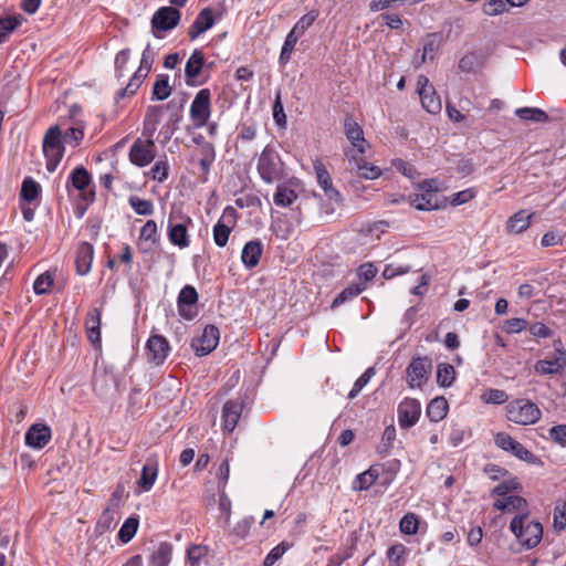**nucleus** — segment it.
<instances>
[{
	"instance_id": "obj_54",
	"label": "nucleus",
	"mask_w": 566,
	"mask_h": 566,
	"mask_svg": "<svg viewBox=\"0 0 566 566\" xmlns=\"http://www.w3.org/2000/svg\"><path fill=\"white\" fill-rule=\"evenodd\" d=\"M140 241H150L151 244H157L160 240L158 234L157 223L154 220H147L139 234Z\"/></svg>"
},
{
	"instance_id": "obj_62",
	"label": "nucleus",
	"mask_w": 566,
	"mask_h": 566,
	"mask_svg": "<svg viewBox=\"0 0 566 566\" xmlns=\"http://www.w3.org/2000/svg\"><path fill=\"white\" fill-rule=\"evenodd\" d=\"M506 0H489L483 4V12L493 17L503 13L506 10Z\"/></svg>"
},
{
	"instance_id": "obj_44",
	"label": "nucleus",
	"mask_w": 566,
	"mask_h": 566,
	"mask_svg": "<svg viewBox=\"0 0 566 566\" xmlns=\"http://www.w3.org/2000/svg\"><path fill=\"white\" fill-rule=\"evenodd\" d=\"M300 38L301 36L294 33L292 30L287 33L279 57V63L281 65H285L290 61Z\"/></svg>"
},
{
	"instance_id": "obj_49",
	"label": "nucleus",
	"mask_w": 566,
	"mask_h": 566,
	"mask_svg": "<svg viewBox=\"0 0 566 566\" xmlns=\"http://www.w3.org/2000/svg\"><path fill=\"white\" fill-rule=\"evenodd\" d=\"M40 185L31 177L24 178L21 187V197L28 202L34 201L40 193Z\"/></svg>"
},
{
	"instance_id": "obj_45",
	"label": "nucleus",
	"mask_w": 566,
	"mask_h": 566,
	"mask_svg": "<svg viewBox=\"0 0 566 566\" xmlns=\"http://www.w3.org/2000/svg\"><path fill=\"white\" fill-rule=\"evenodd\" d=\"M455 379V369L450 364H439L437 369V382L441 387H450Z\"/></svg>"
},
{
	"instance_id": "obj_56",
	"label": "nucleus",
	"mask_w": 566,
	"mask_h": 566,
	"mask_svg": "<svg viewBox=\"0 0 566 566\" xmlns=\"http://www.w3.org/2000/svg\"><path fill=\"white\" fill-rule=\"evenodd\" d=\"M521 489V483L516 479L505 480L493 489V494L504 497L510 492H518Z\"/></svg>"
},
{
	"instance_id": "obj_18",
	"label": "nucleus",
	"mask_w": 566,
	"mask_h": 566,
	"mask_svg": "<svg viewBox=\"0 0 566 566\" xmlns=\"http://www.w3.org/2000/svg\"><path fill=\"white\" fill-rule=\"evenodd\" d=\"M119 500L120 495L117 492H114L108 501V505L99 515L95 525V532L98 533L99 535L105 534L106 532L111 531L114 527L116 523Z\"/></svg>"
},
{
	"instance_id": "obj_21",
	"label": "nucleus",
	"mask_w": 566,
	"mask_h": 566,
	"mask_svg": "<svg viewBox=\"0 0 566 566\" xmlns=\"http://www.w3.org/2000/svg\"><path fill=\"white\" fill-rule=\"evenodd\" d=\"M297 186L298 184L293 179L280 182L273 195L274 205L281 208L291 207L298 198Z\"/></svg>"
},
{
	"instance_id": "obj_53",
	"label": "nucleus",
	"mask_w": 566,
	"mask_h": 566,
	"mask_svg": "<svg viewBox=\"0 0 566 566\" xmlns=\"http://www.w3.org/2000/svg\"><path fill=\"white\" fill-rule=\"evenodd\" d=\"M399 528L402 534L415 535L419 530V520L415 513H407L402 516L399 523Z\"/></svg>"
},
{
	"instance_id": "obj_63",
	"label": "nucleus",
	"mask_w": 566,
	"mask_h": 566,
	"mask_svg": "<svg viewBox=\"0 0 566 566\" xmlns=\"http://www.w3.org/2000/svg\"><path fill=\"white\" fill-rule=\"evenodd\" d=\"M206 554L207 548L202 545H192L187 549V558L191 566L198 565Z\"/></svg>"
},
{
	"instance_id": "obj_13",
	"label": "nucleus",
	"mask_w": 566,
	"mask_h": 566,
	"mask_svg": "<svg viewBox=\"0 0 566 566\" xmlns=\"http://www.w3.org/2000/svg\"><path fill=\"white\" fill-rule=\"evenodd\" d=\"M237 222V211L233 207H227L221 218L213 226L212 234L216 245L223 248L227 245L229 237Z\"/></svg>"
},
{
	"instance_id": "obj_8",
	"label": "nucleus",
	"mask_w": 566,
	"mask_h": 566,
	"mask_svg": "<svg viewBox=\"0 0 566 566\" xmlns=\"http://www.w3.org/2000/svg\"><path fill=\"white\" fill-rule=\"evenodd\" d=\"M433 180H424L419 186L420 192L409 197L410 203L421 211H431L440 208V198L436 189H433Z\"/></svg>"
},
{
	"instance_id": "obj_20",
	"label": "nucleus",
	"mask_w": 566,
	"mask_h": 566,
	"mask_svg": "<svg viewBox=\"0 0 566 566\" xmlns=\"http://www.w3.org/2000/svg\"><path fill=\"white\" fill-rule=\"evenodd\" d=\"M51 428L45 423H34L25 432V444L33 449H43L51 440Z\"/></svg>"
},
{
	"instance_id": "obj_22",
	"label": "nucleus",
	"mask_w": 566,
	"mask_h": 566,
	"mask_svg": "<svg viewBox=\"0 0 566 566\" xmlns=\"http://www.w3.org/2000/svg\"><path fill=\"white\" fill-rule=\"evenodd\" d=\"M313 167L317 182L324 190L325 196L329 200L338 202L340 200V193L333 187L331 175L325 165L321 160H315Z\"/></svg>"
},
{
	"instance_id": "obj_10",
	"label": "nucleus",
	"mask_w": 566,
	"mask_h": 566,
	"mask_svg": "<svg viewBox=\"0 0 566 566\" xmlns=\"http://www.w3.org/2000/svg\"><path fill=\"white\" fill-rule=\"evenodd\" d=\"M181 19V13L178 9L172 7L159 8L151 18V29L156 38H159L158 32H167L175 29Z\"/></svg>"
},
{
	"instance_id": "obj_47",
	"label": "nucleus",
	"mask_w": 566,
	"mask_h": 566,
	"mask_svg": "<svg viewBox=\"0 0 566 566\" xmlns=\"http://www.w3.org/2000/svg\"><path fill=\"white\" fill-rule=\"evenodd\" d=\"M70 179L74 188L84 190L91 182V175L83 166H78L72 171Z\"/></svg>"
},
{
	"instance_id": "obj_2",
	"label": "nucleus",
	"mask_w": 566,
	"mask_h": 566,
	"mask_svg": "<svg viewBox=\"0 0 566 566\" xmlns=\"http://www.w3.org/2000/svg\"><path fill=\"white\" fill-rule=\"evenodd\" d=\"M510 530L520 544L528 549L537 546L543 537L542 524L530 521L527 514L516 515L511 521Z\"/></svg>"
},
{
	"instance_id": "obj_55",
	"label": "nucleus",
	"mask_w": 566,
	"mask_h": 566,
	"mask_svg": "<svg viewBox=\"0 0 566 566\" xmlns=\"http://www.w3.org/2000/svg\"><path fill=\"white\" fill-rule=\"evenodd\" d=\"M147 175L158 182H164L169 176V165L167 159L165 158L156 161Z\"/></svg>"
},
{
	"instance_id": "obj_24",
	"label": "nucleus",
	"mask_w": 566,
	"mask_h": 566,
	"mask_svg": "<svg viewBox=\"0 0 566 566\" xmlns=\"http://www.w3.org/2000/svg\"><path fill=\"white\" fill-rule=\"evenodd\" d=\"M346 156H348L349 164L352 165L353 169H356V172L359 177H363L365 179H376L380 176L381 170L379 167L371 165L369 163L364 161L363 155H355L346 153Z\"/></svg>"
},
{
	"instance_id": "obj_17",
	"label": "nucleus",
	"mask_w": 566,
	"mask_h": 566,
	"mask_svg": "<svg viewBox=\"0 0 566 566\" xmlns=\"http://www.w3.org/2000/svg\"><path fill=\"white\" fill-rule=\"evenodd\" d=\"M146 350L148 360L158 366L166 360L170 352V346L163 335L155 334L148 338Z\"/></svg>"
},
{
	"instance_id": "obj_60",
	"label": "nucleus",
	"mask_w": 566,
	"mask_h": 566,
	"mask_svg": "<svg viewBox=\"0 0 566 566\" xmlns=\"http://www.w3.org/2000/svg\"><path fill=\"white\" fill-rule=\"evenodd\" d=\"M406 554V547L402 544H396L388 548L387 551V557L390 563L395 564L396 566H402Z\"/></svg>"
},
{
	"instance_id": "obj_42",
	"label": "nucleus",
	"mask_w": 566,
	"mask_h": 566,
	"mask_svg": "<svg viewBox=\"0 0 566 566\" xmlns=\"http://www.w3.org/2000/svg\"><path fill=\"white\" fill-rule=\"evenodd\" d=\"M139 525V520L137 516H129L118 532V538L122 543L126 544L132 541L135 536Z\"/></svg>"
},
{
	"instance_id": "obj_32",
	"label": "nucleus",
	"mask_w": 566,
	"mask_h": 566,
	"mask_svg": "<svg viewBox=\"0 0 566 566\" xmlns=\"http://www.w3.org/2000/svg\"><path fill=\"white\" fill-rule=\"evenodd\" d=\"M157 462L148 460L142 469L140 478L137 481V484L143 491H149L157 479Z\"/></svg>"
},
{
	"instance_id": "obj_29",
	"label": "nucleus",
	"mask_w": 566,
	"mask_h": 566,
	"mask_svg": "<svg viewBox=\"0 0 566 566\" xmlns=\"http://www.w3.org/2000/svg\"><path fill=\"white\" fill-rule=\"evenodd\" d=\"M559 357L553 359H541L535 364V371L542 375H555L560 373L566 366V359L563 349H557Z\"/></svg>"
},
{
	"instance_id": "obj_5",
	"label": "nucleus",
	"mask_w": 566,
	"mask_h": 566,
	"mask_svg": "<svg viewBox=\"0 0 566 566\" xmlns=\"http://www.w3.org/2000/svg\"><path fill=\"white\" fill-rule=\"evenodd\" d=\"M192 220L189 216H185L179 211L171 212L168 218L167 237L171 244L179 249H186L190 245L188 227Z\"/></svg>"
},
{
	"instance_id": "obj_9",
	"label": "nucleus",
	"mask_w": 566,
	"mask_h": 566,
	"mask_svg": "<svg viewBox=\"0 0 566 566\" xmlns=\"http://www.w3.org/2000/svg\"><path fill=\"white\" fill-rule=\"evenodd\" d=\"M494 443L497 448L502 449L505 452H510L518 460H522L526 463L534 464L537 462V457L527 450L522 443L513 439L506 432H499L494 436Z\"/></svg>"
},
{
	"instance_id": "obj_38",
	"label": "nucleus",
	"mask_w": 566,
	"mask_h": 566,
	"mask_svg": "<svg viewBox=\"0 0 566 566\" xmlns=\"http://www.w3.org/2000/svg\"><path fill=\"white\" fill-rule=\"evenodd\" d=\"M379 473L376 469L369 468L365 472L358 474L353 482L354 491L368 490L378 479Z\"/></svg>"
},
{
	"instance_id": "obj_25",
	"label": "nucleus",
	"mask_w": 566,
	"mask_h": 566,
	"mask_svg": "<svg viewBox=\"0 0 566 566\" xmlns=\"http://www.w3.org/2000/svg\"><path fill=\"white\" fill-rule=\"evenodd\" d=\"M214 24L213 11L210 8L202 9L197 15L188 31L191 40L197 39L200 34L212 28Z\"/></svg>"
},
{
	"instance_id": "obj_59",
	"label": "nucleus",
	"mask_w": 566,
	"mask_h": 566,
	"mask_svg": "<svg viewBox=\"0 0 566 566\" xmlns=\"http://www.w3.org/2000/svg\"><path fill=\"white\" fill-rule=\"evenodd\" d=\"M375 374L374 368H368L354 384L350 389L348 397L354 399L363 390V388L369 382L370 378Z\"/></svg>"
},
{
	"instance_id": "obj_48",
	"label": "nucleus",
	"mask_w": 566,
	"mask_h": 566,
	"mask_svg": "<svg viewBox=\"0 0 566 566\" xmlns=\"http://www.w3.org/2000/svg\"><path fill=\"white\" fill-rule=\"evenodd\" d=\"M319 15V11L317 9H313L308 11L306 14L301 17V19L294 24L292 31L297 35L302 36L305 31L316 21Z\"/></svg>"
},
{
	"instance_id": "obj_52",
	"label": "nucleus",
	"mask_w": 566,
	"mask_h": 566,
	"mask_svg": "<svg viewBox=\"0 0 566 566\" xmlns=\"http://www.w3.org/2000/svg\"><path fill=\"white\" fill-rule=\"evenodd\" d=\"M291 547L292 544L285 541L277 544L265 556L263 566H273Z\"/></svg>"
},
{
	"instance_id": "obj_1",
	"label": "nucleus",
	"mask_w": 566,
	"mask_h": 566,
	"mask_svg": "<svg viewBox=\"0 0 566 566\" xmlns=\"http://www.w3.org/2000/svg\"><path fill=\"white\" fill-rule=\"evenodd\" d=\"M256 169L261 179L269 185L282 180L286 175L280 154L270 145L262 150Z\"/></svg>"
},
{
	"instance_id": "obj_15",
	"label": "nucleus",
	"mask_w": 566,
	"mask_h": 566,
	"mask_svg": "<svg viewBox=\"0 0 566 566\" xmlns=\"http://www.w3.org/2000/svg\"><path fill=\"white\" fill-rule=\"evenodd\" d=\"M220 333L214 325H207L201 336L192 339L191 347L197 356L210 354L219 344Z\"/></svg>"
},
{
	"instance_id": "obj_16",
	"label": "nucleus",
	"mask_w": 566,
	"mask_h": 566,
	"mask_svg": "<svg viewBox=\"0 0 566 566\" xmlns=\"http://www.w3.org/2000/svg\"><path fill=\"white\" fill-rule=\"evenodd\" d=\"M398 422L403 429L413 427L421 413L420 402L415 398H406L398 406Z\"/></svg>"
},
{
	"instance_id": "obj_7",
	"label": "nucleus",
	"mask_w": 566,
	"mask_h": 566,
	"mask_svg": "<svg viewBox=\"0 0 566 566\" xmlns=\"http://www.w3.org/2000/svg\"><path fill=\"white\" fill-rule=\"evenodd\" d=\"M190 118L196 128L206 126L211 115V93L208 88L200 90L191 105H190Z\"/></svg>"
},
{
	"instance_id": "obj_6",
	"label": "nucleus",
	"mask_w": 566,
	"mask_h": 566,
	"mask_svg": "<svg viewBox=\"0 0 566 566\" xmlns=\"http://www.w3.org/2000/svg\"><path fill=\"white\" fill-rule=\"evenodd\" d=\"M155 59V53L150 46L147 44L145 50L142 53L140 65L138 70L130 77L127 85L117 93V97H126L134 95L139 86L142 85L145 77H147L148 73L151 70L153 63Z\"/></svg>"
},
{
	"instance_id": "obj_43",
	"label": "nucleus",
	"mask_w": 566,
	"mask_h": 566,
	"mask_svg": "<svg viewBox=\"0 0 566 566\" xmlns=\"http://www.w3.org/2000/svg\"><path fill=\"white\" fill-rule=\"evenodd\" d=\"M171 93V87L169 85V77L166 74H159L154 84L153 88V99L164 101L168 98Z\"/></svg>"
},
{
	"instance_id": "obj_50",
	"label": "nucleus",
	"mask_w": 566,
	"mask_h": 566,
	"mask_svg": "<svg viewBox=\"0 0 566 566\" xmlns=\"http://www.w3.org/2000/svg\"><path fill=\"white\" fill-rule=\"evenodd\" d=\"M128 203L139 216H150L154 212V205L150 200L142 199L137 196H130L128 198Z\"/></svg>"
},
{
	"instance_id": "obj_23",
	"label": "nucleus",
	"mask_w": 566,
	"mask_h": 566,
	"mask_svg": "<svg viewBox=\"0 0 566 566\" xmlns=\"http://www.w3.org/2000/svg\"><path fill=\"white\" fill-rule=\"evenodd\" d=\"M243 410V403L238 400H228L223 405L222 420L223 429L227 432H232L238 424Z\"/></svg>"
},
{
	"instance_id": "obj_40",
	"label": "nucleus",
	"mask_w": 566,
	"mask_h": 566,
	"mask_svg": "<svg viewBox=\"0 0 566 566\" xmlns=\"http://www.w3.org/2000/svg\"><path fill=\"white\" fill-rule=\"evenodd\" d=\"M483 64L482 57L476 52H469L464 54L459 61V69L465 73H473L479 70Z\"/></svg>"
},
{
	"instance_id": "obj_61",
	"label": "nucleus",
	"mask_w": 566,
	"mask_h": 566,
	"mask_svg": "<svg viewBox=\"0 0 566 566\" xmlns=\"http://www.w3.org/2000/svg\"><path fill=\"white\" fill-rule=\"evenodd\" d=\"M548 438L560 447H566V424H556L549 428Z\"/></svg>"
},
{
	"instance_id": "obj_11",
	"label": "nucleus",
	"mask_w": 566,
	"mask_h": 566,
	"mask_svg": "<svg viewBox=\"0 0 566 566\" xmlns=\"http://www.w3.org/2000/svg\"><path fill=\"white\" fill-rule=\"evenodd\" d=\"M156 146L154 140L137 138L129 148L128 157L133 165L137 167H146L156 156Z\"/></svg>"
},
{
	"instance_id": "obj_3",
	"label": "nucleus",
	"mask_w": 566,
	"mask_h": 566,
	"mask_svg": "<svg viewBox=\"0 0 566 566\" xmlns=\"http://www.w3.org/2000/svg\"><path fill=\"white\" fill-rule=\"evenodd\" d=\"M42 149L46 158L45 166L48 171H55L65 150L62 142V132L59 126H52L46 130L42 142Z\"/></svg>"
},
{
	"instance_id": "obj_64",
	"label": "nucleus",
	"mask_w": 566,
	"mask_h": 566,
	"mask_svg": "<svg viewBox=\"0 0 566 566\" xmlns=\"http://www.w3.org/2000/svg\"><path fill=\"white\" fill-rule=\"evenodd\" d=\"M527 321L524 318L513 317L505 322V331L507 333H520L527 328Z\"/></svg>"
},
{
	"instance_id": "obj_57",
	"label": "nucleus",
	"mask_w": 566,
	"mask_h": 566,
	"mask_svg": "<svg viewBox=\"0 0 566 566\" xmlns=\"http://www.w3.org/2000/svg\"><path fill=\"white\" fill-rule=\"evenodd\" d=\"M482 399L488 403L502 405L507 401L509 396L501 389H488L483 392Z\"/></svg>"
},
{
	"instance_id": "obj_31",
	"label": "nucleus",
	"mask_w": 566,
	"mask_h": 566,
	"mask_svg": "<svg viewBox=\"0 0 566 566\" xmlns=\"http://www.w3.org/2000/svg\"><path fill=\"white\" fill-rule=\"evenodd\" d=\"M101 310H91L85 318V328L88 339L93 343L101 342Z\"/></svg>"
},
{
	"instance_id": "obj_12",
	"label": "nucleus",
	"mask_w": 566,
	"mask_h": 566,
	"mask_svg": "<svg viewBox=\"0 0 566 566\" xmlns=\"http://www.w3.org/2000/svg\"><path fill=\"white\" fill-rule=\"evenodd\" d=\"M432 369L431 359L417 357L411 360L406 369L407 382L410 388H420L424 384Z\"/></svg>"
},
{
	"instance_id": "obj_27",
	"label": "nucleus",
	"mask_w": 566,
	"mask_h": 566,
	"mask_svg": "<svg viewBox=\"0 0 566 566\" xmlns=\"http://www.w3.org/2000/svg\"><path fill=\"white\" fill-rule=\"evenodd\" d=\"M263 253V244L259 240H252L245 243L241 253L242 263L248 269L255 268Z\"/></svg>"
},
{
	"instance_id": "obj_58",
	"label": "nucleus",
	"mask_w": 566,
	"mask_h": 566,
	"mask_svg": "<svg viewBox=\"0 0 566 566\" xmlns=\"http://www.w3.org/2000/svg\"><path fill=\"white\" fill-rule=\"evenodd\" d=\"M219 499H218V507L223 514V523L228 525L231 516V501L226 494L223 489H218Z\"/></svg>"
},
{
	"instance_id": "obj_4",
	"label": "nucleus",
	"mask_w": 566,
	"mask_h": 566,
	"mask_svg": "<svg viewBox=\"0 0 566 566\" xmlns=\"http://www.w3.org/2000/svg\"><path fill=\"white\" fill-rule=\"evenodd\" d=\"M541 416L538 406L527 399H516L507 406V419L517 424H533L541 419Z\"/></svg>"
},
{
	"instance_id": "obj_26",
	"label": "nucleus",
	"mask_w": 566,
	"mask_h": 566,
	"mask_svg": "<svg viewBox=\"0 0 566 566\" xmlns=\"http://www.w3.org/2000/svg\"><path fill=\"white\" fill-rule=\"evenodd\" d=\"M94 249L88 242H82L76 250L75 265L76 272L80 275H85L90 272L93 261Z\"/></svg>"
},
{
	"instance_id": "obj_28",
	"label": "nucleus",
	"mask_w": 566,
	"mask_h": 566,
	"mask_svg": "<svg viewBox=\"0 0 566 566\" xmlns=\"http://www.w3.org/2000/svg\"><path fill=\"white\" fill-rule=\"evenodd\" d=\"M205 64V56L200 50H195L188 59L185 66L186 83L195 85L196 78L200 74Z\"/></svg>"
},
{
	"instance_id": "obj_51",
	"label": "nucleus",
	"mask_w": 566,
	"mask_h": 566,
	"mask_svg": "<svg viewBox=\"0 0 566 566\" xmlns=\"http://www.w3.org/2000/svg\"><path fill=\"white\" fill-rule=\"evenodd\" d=\"M365 287H361L358 284H353L344 289L333 301L332 308H335L342 304H344L346 301L352 300L359 295Z\"/></svg>"
},
{
	"instance_id": "obj_35",
	"label": "nucleus",
	"mask_w": 566,
	"mask_h": 566,
	"mask_svg": "<svg viewBox=\"0 0 566 566\" xmlns=\"http://www.w3.org/2000/svg\"><path fill=\"white\" fill-rule=\"evenodd\" d=\"M526 505V500L520 495H507L493 503L494 509L499 511L523 510Z\"/></svg>"
},
{
	"instance_id": "obj_41",
	"label": "nucleus",
	"mask_w": 566,
	"mask_h": 566,
	"mask_svg": "<svg viewBox=\"0 0 566 566\" xmlns=\"http://www.w3.org/2000/svg\"><path fill=\"white\" fill-rule=\"evenodd\" d=\"M161 111L163 106H151L147 109L145 116L144 134H146L148 137H151L153 133L156 130L160 120Z\"/></svg>"
},
{
	"instance_id": "obj_37",
	"label": "nucleus",
	"mask_w": 566,
	"mask_h": 566,
	"mask_svg": "<svg viewBox=\"0 0 566 566\" xmlns=\"http://www.w3.org/2000/svg\"><path fill=\"white\" fill-rule=\"evenodd\" d=\"M24 18L21 14L0 18V44L6 42L9 35L22 24Z\"/></svg>"
},
{
	"instance_id": "obj_36",
	"label": "nucleus",
	"mask_w": 566,
	"mask_h": 566,
	"mask_svg": "<svg viewBox=\"0 0 566 566\" xmlns=\"http://www.w3.org/2000/svg\"><path fill=\"white\" fill-rule=\"evenodd\" d=\"M172 545L168 542H163L158 545L156 551L150 557L153 566H168L171 560Z\"/></svg>"
},
{
	"instance_id": "obj_46",
	"label": "nucleus",
	"mask_w": 566,
	"mask_h": 566,
	"mask_svg": "<svg viewBox=\"0 0 566 566\" xmlns=\"http://www.w3.org/2000/svg\"><path fill=\"white\" fill-rule=\"evenodd\" d=\"M54 283V276L50 271H46L42 274H40L34 283H33V291L38 295L48 294L51 292V289Z\"/></svg>"
},
{
	"instance_id": "obj_39",
	"label": "nucleus",
	"mask_w": 566,
	"mask_h": 566,
	"mask_svg": "<svg viewBox=\"0 0 566 566\" xmlns=\"http://www.w3.org/2000/svg\"><path fill=\"white\" fill-rule=\"evenodd\" d=\"M515 115L522 120H530L535 123H546L548 122V115L535 107H521L515 111Z\"/></svg>"
},
{
	"instance_id": "obj_14",
	"label": "nucleus",
	"mask_w": 566,
	"mask_h": 566,
	"mask_svg": "<svg viewBox=\"0 0 566 566\" xmlns=\"http://www.w3.org/2000/svg\"><path fill=\"white\" fill-rule=\"evenodd\" d=\"M197 303V290L192 285H185L180 290L177 298V308L179 315L187 321L193 319L198 315Z\"/></svg>"
},
{
	"instance_id": "obj_33",
	"label": "nucleus",
	"mask_w": 566,
	"mask_h": 566,
	"mask_svg": "<svg viewBox=\"0 0 566 566\" xmlns=\"http://www.w3.org/2000/svg\"><path fill=\"white\" fill-rule=\"evenodd\" d=\"M448 407V401L444 397H436L427 406V417L433 422H439L447 416Z\"/></svg>"
},
{
	"instance_id": "obj_19",
	"label": "nucleus",
	"mask_w": 566,
	"mask_h": 566,
	"mask_svg": "<svg viewBox=\"0 0 566 566\" xmlns=\"http://www.w3.org/2000/svg\"><path fill=\"white\" fill-rule=\"evenodd\" d=\"M344 133L353 146V151L364 155L368 143L364 137L363 128L350 116H346L344 119Z\"/></svg>"
},
{
	"instance_id": "obj_30",
	"label": "nucleus",
	"mask_w": 566,
	"mask_h": 566,
	"mask_svg": "<svg viewBox=\"0 0 566 566\" xmlns=\"http://www.w3.org/2000/svg\"><path fill=\"white\" fill-rule=\"evenodd\" d=\"M533 213H527L525 210L511 216L506 222V231L509 233L518 234L527 230L531 226Z\"/></svg>"
},
{
	"instance_id": "obj_34",
	"label": "nucleus",
	"mask_w": 566,
	"mask_h": 566,
	"mask_svg": "<svg viewBox=\"0 0 566 566\" xmlns=\"http://www.w3.org/2000/svg\"><path fill=\"white\" fill-rule=\"evenodd\" d=\"M422 107L430 114H439L442 108L441 99L434 88L419 94Z\"/></svg>"
}]
</instances>
